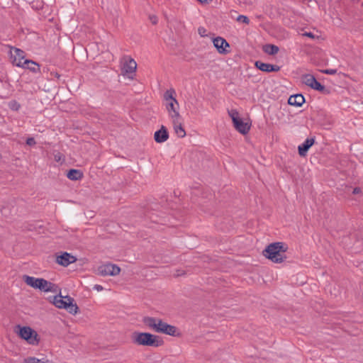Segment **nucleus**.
I'll return each mask as SVG.
<instances>
[{
	"instance_id": "f03ea898",
	"label": "nucleus",
	"mask_w": 363,
	"mask_h": 363,
	"mask_svg": "<svg viewBox=\"0 0 363 363\" xmlns=\"http://www.w3.org/2000/svg\"><path fill=\"white\" fill-rule=\"evenodd\" d=\"M286 250L287 246L284 242H274L267 247L263 251V255L274 263H281L286 259Z\"/></svg>"
},
{
	"instance_id": "39448f33",
	"label": "nucleus",
	"mask_w": 363,
	"mask_h": 363,
	"mask_svg": "<svg viewBox=\"0 0 363 363\" xmlns=\"http://www.w3.org/2000/svg\"><path fill=\"white\" fill-rule=\"evenodd\" d=\"M51 302L57 308L66 309L69 313L73 315L77 314L79 310L77 305L74 303V299L68 296H55L52 297Z\"/></svg>"
},
{
	"instance_id": "72a5a7b5",
	"label": "nucleus",
	"mask_w": 363,
	"mask_h": 363,
	"mask_svg": "<svg viewBox=\"0 0 363 363\" xmlns=\"http://www.w3.org/2000/svg\"><path fill=\"white\" fill-rule=\"evenodd\" d=\"M360 192H361V189H360V188H359V187H356V188H354V189H353V191H352V193H353L354 194H359V193H360Z\"/></svg>"
},
{
	"instance_id": "a211bd4d",
	"label": "nucleus",
	"mask_w": 363,
	"mask_h": 363,
	"mask_svg": "<svg viewBox=\"0 0 363 363\" xmlns=\"http://www.w3.org/2000/svg\"><path fill=\"white\" fill-rule=\"evenodd\" d=\"M40 290L44 292L55 293L58 291V286L56 284L43 279Z\"/></svg>"
},
{
	"instance_id": "1a4fd4ad",
	"label": "nucleus",
	"mask_w": 363,
	"mask_h": 363,
	"mask_svg": "<svg viewBox=\"0 0 363 363\" xmlns=\"http://www.w3.org/2000/svg\"><path fill=\"white\" fill-rule=\"evenodd\" d=\"M97 271L101 276H116L119 274L121 269L116 264L107 263L99 267Z\"/></svg>"
},
{
	"instance_id": "c9c22d12",
	"label": "nucleus",
	"mask_w": 363,
	"mask_h": 363,
	"mask_svg": "<svg viewBox=\"0 0 363 363\" xmlns=\"http://www.w3.org/2000/svg\"><path fill=\"white\" fill-rule=\"evenodd\" d=\"M200 3L201 4H203V3H206L208 1V0H198Z\"/></svg>"
},
{
	"instance_id": "c756f323",
	"label": "nucleus",
	"mask_w": 363,
	"mask_h": 363,
	"mask_svg": "<svg viewBox=\"0 0 363 363\" xmlns=\"http://www.w3.org/2000/svg\"><path fill=\"white\" fill-rule=\"evenodd\" d=\"M26 144L29 146H33L36 144V142L33 138H28L26 140Z\"/></svg>"
},
{
	"instance_id": "f257e3e1",
	"label": "nucleus",
	"mask_w": 363,
	"mask_h": 363,
	"mask_svg": "<svg viewBox=\"0 0 363 363\" xmlns=\"http://www.w3.org/2000/svg\"><path fill=\"white\" fill-rule=\"evenodd\" d=\"M143 323L152 330L165 335L176 336L177 329L175 326L164 322L160 318L144 317Z\"/></svg>"
},
{
	"instance_id": "dca6fc26",
	"label": "nucleus",
	"mask_w": 363,
	"mask_h": 363,
	"mask_svg": "<svg viewBox=\"0 0 363 363\" xmlns=\"http://www.w3.org/2000/svg\"><path fill=\"white\" fill-rule=\"evenodd\" d=\"M169 138V133L165 126L162 125L161 128L154 134V139L157 143H162Z\"/></svg>"
},
{
	"instance_id": "7c9ffc66",
	"label": "nucleus",
	"mask_w": 363,
	"mask_h": 363,
	"mask_svg": "<svg viewBox=\"0 0 363 363\" xmlns=\"http://www.w3.org/2000/svg\"><path fill=\"white\" fill-rule=\"evenodd\" d=\"M323 73L325 74H335L337 73V69H325V70H323L322 71Z\"/></svg>"
},
{
	"instance_id": "c85d7f7f",
	"label": "nucleus",
	"mask_w": 363,
	"mask_h": 363,
	"mask_svg": "<svg viewBox=\"0 0 363 363\" xmlns=\"http://www.w3.org/2000/svg\"><path fill=\"white\" fill-rule=\"evenodd\" d=\"M10 107L12 110L18 111L20 108V105L16 101H13L11 103Z\"/></svg>"
},
{
	"instance_id": "a878e982",
	"label": "nucleus",
	"mask_w": 363,
	"mask_h": 363,
	"mask_svg": "<svg viewBox=\"0 0 363 363\" xmlns=\"http://www.w3.org/2000/svg\"><path fill=\"white\" fill-rule=\"evenodd\" d=\"M238 21H241L245 24H248L250 23L249 18L246 16H243V15H240L238 17Z\"/></svg>"
},
{
	"instance_id": "aec40b11",
	"label": "nucleus",
	"mask_w": 363,
	"mask_h": 363,
	"mask_svg": "<svg viewBox=\"0 0 363 363\" xmlns=\"http://www.w3.org/2000/svg\"><path fill=\"white\" fill-rule=\"evenodd\" d=\"M23 66L22 68L28 69L32 71L34 73H37L40 72V66L35 62L30 60H25L23 61Z\"/></svg>"
},
{
	"instance_id": "6ab92c4d",
	"label": "nucleus",
	"mask_w": 363,
	"mask_h": 363,
	"mask_svg": "<svg viewBox=\"0 0 363 363\" xmlns=\"http://www.w3.org/2000/svg\"><path fill=\"white\" fill-rule=\"evenodd\" d=\"M305 102V99L302 94L292 95L289 98L288 103L291 106H301Z\"/></svg>"
},
{
	"instance_id": "2eb2a0df",
	"label": "nucleus",
	"mask_w": 363,
	"mask_h": 363,
	"mask_svg": "<svg viewBox=\"0 0 363 363\" xmlns=\"http://www.w3.org/2000/svg\"><path fill=\"white\" fill-rule=\"evenodd\" d=\"M255 67L265 72H278L280 69V67L278 65L264 63L261 61H257L255 62Z\"/></svg>"
},
{
	"instance_id": "f8f14e48",
	"label": "nucleus",
	"mask_w": 363,
	"mask_h": 363,
	"mask_svg": "<svg viewBox=\"0 0 363 363\" xmlns=\"http://www.w3.org/2000/svg\"><path fill=\"white\" fill-rule=\"evenodd\" d=\"M213 43L219 53L228 54L230 52L226 49L230 47V45L224 38L217 37L213 39Z\"/></svg>"
},
{
	"instance_id": "7ed1b4c3",
	"label": "nucleus",
	"mask_w": 363,
	"mask_h": 363,
	"mask_svg": "<svg viewBox=\"0 0 363 363\" xmlns=\"http://www.w3.org/2000/svg\"><path fill=\"white\" fill-rule=\"evenodd\" d=\"M131 340L134 344L143 346L159 347L163 344L158 336L149 333L134 332Z\"/></svg>"
},
{
	"instance_id": "9d476101",
	"label": "nucleus",
	"mask_w": 363,
	"mask_h": 363,
	"mask_svg": "<svg viewBox=\"0 0 363 363\" xmlns=\"http://www.w3.org/2000/svg\"><path fill=\"white\" fill-rule=\"evenodd\" d=\"M10 52L13 65L19 67L25 66L23 64V61L26 60L25 52L23 50L18 48H12Z\"/></svg>"
},
{
	"instance_id": "f704fd0d",
	"label": "nucleus",
	"mask_w": 363,
	"mask_h": 363,
	"mask_svg": "<svg viewBox=\"0 0 363 363\" xmlns=\"http://www.w3.org/2000/svg\"><path fill=\"white\" fill-rule=\"evenodd\" d=\"M151 21H152V23H154V24L157 23V18L155 16H153L152 18H151Z\"/></svg>"
},
{
	"instance_id": "423d86ee",
	"label": "nucleus",
	"mask_w": 363,
	"mask_h": 363,
	"mask_svg": "<svg viewBox=\"0 0 363 363\" xmlns=\"http://www.w3.org/2000/svg\"><path fill=\"white\" fill-rule=\"evenodd\" d=\"M18 334L23 340H26L28 343L32 345H37L39 343L38 335L28 326L21 327L18 325Z\"/></svg>"
},
{
	"instance_id": "b1692460",
	"label": "nucleus",
	"mask_w": 363,
	"mask_h": 363,
	"mask_svg": "<svg viewBox=\"0 0 363 363\" xmlns=\"http://www.w3.org/2000/svg\"><path fill=\"white\" fill-rule=\"evenodd\" d=\"M23 363H49V362H44L34 357H28L23 359Z\"/></svg>"
},
{
	"instance_id": "20e7f679",
	"label": "nucleus",
	"mask_w": 363,
	"mask_h": 363,
	"mask_svg": "<svg viewBox=\"0 0 363 363\" xmlns=\"http://www.w3.org/2000/svg\"><path fill=\"white\" fill-rule=\"evenodd\" d=\"M175 96L176 91L174 89H167L163 95L165 108L170 119L179 118L182 116L179 112V105Z\"/></svg>"
},
{
	"instance_id": "cd10ccee",
	"label": "nucleus",
	"mask_w": 363,
	"mask_h": 363,
	"mask_svg": "<svg viewBox=\"0 0 363 363\" xmlns=\"http://www.w3.org/2000/svg\"><path fill=\"white\" fill-rule=\"evenodd\" d=\"M198 33L201 37H205L207 35V30L203 27H199L198 28Z\"/></svg>"
},
{
	"instance_id": "412c9836",
	"label": "nucleus",
	"mask_w": 363,
	"mask_h": 363,
	"mask_svg": "<svg viewBox=\"0 0 363 363\" xmlns=\"http://www.w3.org/2000/svg\"><path fill=\"white\" fill-rule=\"evenodd\" d=\"M67 177L70 180L77 181L82 179L83 173L81 170L72 169L67 172Z\"/></svg>"
},
{
	"instance_id": "4468645a",
	"label": "nucleus",
	"mask_w": 363,
	"mask_h": 363,
	"mask_svg": "<svg viewBox=\"0 0 363 363\" xmlns=\"http://www.w3.org/2000/svg\"><path fill=\"white\" fill-rule=\"evenodd\" d=\"M43 279V278H36L28 275L23 276V280L28 286L39 290L41 286Z\"/></svg>"
},
{
	"instance_id": "6e6552de",
	"label": "nucleus",
	"mask_w": 363,
	"mask_h": 363,
	"mask_svg": "<svg viewBox=\"0 0 363 363\" xmlns=\"http://www.w3.org/2000/svg\"><path fill=\"white\" fill-rule=\"evenodd\" d=\"M121 63L122 74L128 75V77L132 78L129 74H132L135 72L137 68L136 62L129 56H124L122 57Z\"/></svg>"
},
{
	"instance_id": "0eeeda50",
	"label": "nucleus",
	"mask_w": 363,
	"mask_h": 363,
	"mask_svg": "<svg viewBox=\"0 0 363 363\" xmlns=\"http://www.w3.org/2000/svg\"><path fill=\"white\" fill-rule=\"evenodd\" d=\"M228 114L231 118L235 128L240 133L245 135L247 133L250 128V125L247 122H244L239 116V113L232 109L228 111Z\"/></svg>"
},
{
	"instance_id": "bb28decb",
	"label": "nucleus",
	"mask_w": 363,
	"mask_h": 363,
	"mask_svg": "<svg viewBox=\"0 0 363 363\" xmlns=\"http://www.w3.org/2000/svg\"><path fill=\"white\" fill-rule=\"evenodd\" d=\"M54 158L56 162L64 161L63 155L59 152L54 154Z\"/></svg>"
},
{
	"instance_id": "473e14b6",
	"label": "nucleus",
	"mask_w": 363,
	"mask_h": 363,
	"mask_svg": "<svg viewBox=\"0 0 363 363\" xmlns=\"http://www.w3.org/2000/svg\"><path fill=\"white\" fill-rule=\"evenodd\" d=\"M94 289H95L96 290H97L98 291H101L103 290V286H101V285H98V284H96L94 286Z\"/></svg>"
},
{
	"instance_id": "5701e85b",
	"label": "nucleus",
	"mask_w": 363,
	"mask_h": 363,
	"mask_svg": "<svg viewBox=\"0 0 363 363\" xmlns=\"http://www.w3.org/2000/svg\"><path fill=\"white\" fill-rule=\"evenodd\" d=\"M315 80L316 79L311 74H304L302 77L303 83L306 86H310L311 88L312 87Z\"/></svg>"
},
{
	"instance_id": "f3484780",
	"label": "nucleus",
	"mask_w": 363,
	"mask_h": 363,
	"mask_svg": "<svg viewBox=\"0 0 363 363\" xmlns=\"http://www.w3.org/2000/svg\"><path fill=\"white\" fill-rule=\"evenodd\" d=\"M314 143H315L314 138H307L303 144H301V145L298 146V154L302 157L306 156L308 150L314 144Z\"/></svg>"
},
{
	"instance_id": "393cba45",
	"label": "nucleus",
	"mask_w": 363,
	"mask_h": 363,
	"mask_svg": "<svg viewBox=\"0 0 363 363\" xmlns=\"http://www.w3.org/2000/svg\"><path fill=\"white\" fill-rule=\"evenodd\" d=\"M311 89L323 92L325 89V86L322 85L319 82L315 80Z\"/></svg>"
},
{
	"instance_id": "4be33fe9",
	"label": "nucleus",
	"mask_w": 363,
	"mask_h": 363,
	"mask_svg": "<svg viewBox=\"0 0 363 363\" xmlns=\"http://www.w3.org/2000/svg\"><path fill=\"white\" fill-rule=\"evenodd\" d=\"M263 51L270 55H274L278 53L279 49V48L272 44H266L262 48Z\"/></svg>"
},
{
	"instance_id": "2f4dec72",
	"label": "nucleus",
	"mask_w": 363,
	"mask_h": 363,
	"mask_svg": "<svg viewBox=\"0 0 363 363\" xmlns=\"http://www.w3.org/2000/svg\"><path fill=\"white\" fill-rule=\"evenodd\" d=\"M302 35L308 37L312 39H314L315 38V35L311 32H305V33H302Z\"/></svg>"
},
{
	"instance_id": "9b49d317",
	"label": "nucleus",
	"mask_w": 363,
	"mask_h": 363,
	"mask_svg": "<svg viewBox=\"0 0 363 363\" xmlns=\"http://www.w3.org/2000/svg\"><path fill=\"white\" fill-rule=\"evenodd\" d=\"M56 262L63 267H67L69 264L74 263L77 258L68 252H62L60 255H56Z\"/></svg>"
},
{
	"instance_id": "ddd939ff",
	"label": "nucleus",
	"mask_w": 363,
	"mask_h": 363,
	"mask_svg": "<svg viewBox=\"0 0 363 363\" xmlns=\"http://www.w3.org/2000/svg\"><path fill=\"white\" fill-rule=\"evenodd\" d=\"M173 128L175 133L179 138H184L186 135V131L183 127V120L182 117H179V118H173L171 119Z\"/></svg>"
}]
</instances>
